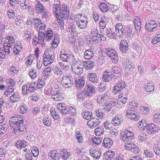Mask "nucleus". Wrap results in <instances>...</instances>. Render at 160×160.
Returning a JSON list of instances; mask_svg holds the SVG:
<instances>
[{
  "label": "nucleus",
  "mask_w": 160,
  "mask_h": 160,
  "mask_svg": "<svg viewBox=\"0 0 160 160\" xmlns=\"http://www.w3.org/2000/svg\"><path fill=\"white\" fill-rule=\"evenodd\" d=\"M9 122L13 133L18 134L22 132V127L23 126L24 122L22 117L19 115H13L10 118Z\"/></svg>",
  "instance_id": "obj_1"
},
{
  "label": "nucleus",
  "mask_w": 160,
  "mask_h": 160,
  "mask_svg": "<svg viewBox=\"0 0 160 160\" xmlns=\"http://www.w3.org/2000/svg\"><path fill=\"white\" fill-rule=\"evenodd\" d=\"M51 86L52 89L51 97L53 101L55 102L61 101L64 99L57 84L54 83H52Z\"/></svg>",
  "instance_id": "obj_2"
},
{
  "label": "nucleus",
  "mask_w": 160,
  "mask_h": 160,
  "mask_svg": "<svg viewBox=\"0 0 160 160\" xmlns=\"http://www.w3.org/2000/svg\"><path fill=\"white\" fill-rule=\"evenodd\" d=\"M48 49L45 51L43 56V63L45 66H48L52 63L54 59V56L50 54Z\"/></svg>",
  "instance_id": "obj_3"
},
{
  "label": "nucleus",
  "mask_w": 160,
  "mask_h": 160,
  "mask_svg": "<svg viewBox=\"0 0 160 160\" xmlns=\"http://www.w3.org/2000/svg\"><path fill=\"white\" fill-rule=\"evenodd\" d=\"M105 51L108 56L110 58L113 62L117 63L118 62V57L116 51L112 48H105Z\"/></svg>",
  "instance_id": "obj_4"
},
{
  "label": "nucleus",
  "mask_w": 160,
  "mask_h": 160,
  "mask_svg": "<svg viewBox=\"0 0 160 160\" xmlns=\"http://www.w3.org/2000/svg\"><path fill=\"white\" fill-rule=\"evenodd\" d=\"M71 76L68 74H65L63 75L61 83L66 88H68L72 84Z\"/></svg>",
  "instance_id": "obj_5"
},
{
  "label": "nucleus",
  "mask_w": 160,
  "mask_h": 160,
  "mask_svg": "<svg viewBox=\"0 0 160 160\" xmlns=\"http://www.w3.org/2000/svg\"><path fill=\"white\" fill-rule=\"evenodd\" d=\"M125 148L127 150L130 151L134 154H138L139 152L138 148L132 142L126 143L125 144Z\"/></svg>",
  "instance_id": "obj_6"
},
{
  "label": "nucleus",
  "mask_w": 160,
  "mask_h": 160,
  "mask_svg": "<svg viewBox=\"0 0 160 160\" xmlns=\"http://www.w3.org/2000/svg\"><path fill=\"white\" fill-rule=\"evenodd\" d=\"M126 85L124 81L119 82H117L113 87L112 92L115 94H117L118 92L123 88H125Z\"/></svg>",
  "instance_id": "obj_7"
},
{
  "label": "nucleus",
  "mask_w": 160,
  "mask_h": 160,
  "mask_svg": "<svg viewBox=\"0 0 160 160\" xmlns=\"http://www.w3.org/2000/svg\"><path fill=\"white\" fill-rule=\"evenodd\" d=\"M126 113V116L131 119L138 121L139 119L140 116L139 113L136 110H127Z\"/></svg>",
  "instance_id": "obj_8"
},
{
  "label": "nucleus",
  "mask_w": 160,
  "mask_h": 160,
  "mask_svg": "<svg viewBox=\"0 0 160 160\" xmlns=\"http://www.w3.org/2000/svg\"><path fill=\"white\" fill-rule=\"evenodd\" d=\"M134 137V134L132 132H130L128 130H126L123 132V134L121 137V138L125 142H128Z\"/></svg>",
  "instance_id": "obj_9"
},
{
  "label": "nucleus",
  "mask_w": 160,
  "mask_h": 160,
  "mask_svg": "<svg viewBox=\"0 0 160 160\" xmlns=\"http://www.w3.org/2000/svg\"><path fill=\"white\" fill-rule=\"evenodd\" d=\"M69 7L66 4H63L61 7V13L65 19L68 18L69 16Z\"/></svg>",
  "instance_id": "obj_10"
},
{
  "label": "nucleus",
  "mask_w": 160,
  "mask_h": 160,
  "mask_svg": "<svg viewBox=\"0 0 160 160\" xmlns=\"http://www.w3.org/2000/svg\"><path fill=\"white\" fill-rule=\"evenodd\" d=\"M53 5V12L55 17L61 15V7L60 2L57 1Z\"/></svg>",
  "instance_id": "obj_11"
},
{
  "label": "nucleus",
  "mask_w": 160,
  "mask_h": 160,
  "mask_svg": "<svg viewBox=\"0 0 160 160\" xmlns=\"http://www.w3.org/2000/svg\"><path fill=\"white\" fill-rule=\"evenodd\" d=\"M158 26V25L154 21H151L146 24L145 28L149 32H151L156 28Z\"/></svg>",
  "instance_id": "obj_12"
},
{
  "label": "nucleus",
  "mask_w": 160,
  "mask_h": 160,
  "mask_svg": "<svg viewBox=\"0 0 160 160\" xmlns=\"http://www.w3.org/2000/svg\"><path fill=\"white\" fill-rule=\"evenodd\" d=\"M100 123L99 120L97 118H92L87 122L88 127L92 129L97 126Z\"/></svg>",
  "instance_id": "obj_13"
},
{
  "label": "nucleus",
  "mask_w": 160,
  "mask_h": 160,
  "mask_svg": "<svg viewBox=\"0 0 160 160\" xmlns=\"http://www.w3.org/2000/svg\"><path fill=\"white\" fill-rule=\"evenodd\" d=\"M90 152L93 157L98 159L101 156V151L99 147H96L95 149H91L90 150Z\"/></svg>",
  "instance_id": "obj_14"
},
{
  "label": "nucleus",
  "mask_w": 160,
  "mask_h": 160,
  "mask_svg": "<svg viewBox=\"0 0 160 160\" xmlns=\"http://www.w3.org/2000/svg\"><path fill=\"white\" fill-rule=\"evenodd\" d=\"M75 84L76 87L78 88H82L85 84V80L82 77H78L75 79Z\"/></svg>",
  "instance_id": "obj_15"
},
{
  "label": "nucleus",
  "mask_w": 160,
  "mask_h": 160,
  "mask_svg": "<svg viewBox=\"0 0 160 160\" xmlns=\"http://www.w3.org/2000/svg\"><path fill=\"white\" fill-rule=\"evenodd\" d=\"M119 49L123 53H126L128 49V45L126 41L121 40L120 44Z\"/></svg>",
  "instance_id": "obj_16"
},
{
  "label": "nucleus",
  "mask_w": 160,
  "mask_h": 160,
  "mask_svg": "<svg viewBox=\"0 0 160 160\" xmlns=\"http://www.w3.org/2000/svg\"><path fill=\"white\" fill-rule=\"evenodd\" d=\"M108 98L107 92L101 95H99L97 99V102L99 104H103L106 102Z\"/></svg>",
  "instance_id": "obj_17"
},
{
  "label": "nucleus",
  "mask_w": 160,
  "mask_h": 160,
  "mask_svg": "<svg viewBox=\"0 0 160 160\" xmlns=\"http://www.w3.org/2000/svg\"><path fill=\"white\" fill-rule=\"evenodd\" d=\"M158 130V128L154 123H149L147 125L146 132L149 134H152Z\"/></svg>",
  "instance_id": "obj_18"
},
{
  "label": "nucleus",
  "mask_w": 160,
  "mask_h": 160,
  "mask_svg": "<svg viewBox=\"0 0 160 160\" xmlns=\"http://www.w3.org/2000/svg\"><path fill=\"white\" fill-rule=\"evenodd\" d=\"M35 10L36 13L41 14L45 11V8L40 1L37 2V4L35 6Z\"/></svg>",
  "instance_id": "obj_19"
},
{
  "label": "nucleus",
  "mask_w": 160,
  "mask_h": 160,
  "mask_svg": "<svg viewBox=\"0 0 160 160\" xmlns=\"http://www.w3.org/2000/svg\"><path fill=\"white\" fill-rule=\"evenodd\" d=\"M133 23L137 31H140L141 29V22L139 17L136 16L133 19Z\"/></svg>",
  "instance_id": "obj_20"
},
{
  "label": "nucleus",
  "mask_w": 160,
  "mask_h": 160,
  "mask_svg": "<svg viewBox=\"0 0 160 160\" xmlns=\"http://www.w3.org/2000/svg\"><path fill=\"white\" fill-rule=\"evenodd\" d=\"M60 42L59 38L58 36H54L51 42V48L52 50L56 48Z\"/></svg>",
  "instance_id": "obj_21"
},
{
  "label": "nucleus",
  "mask_w": 160,
  "mask_h": 160,
  "mask_svg": "<svg viewBox=\"0 0 160 160\" xmlns=\"http://www.w3.org/2000/svg\"><path fill=\"white\" fill-rule=\"evenodd\" d=\"M22 48L23 46L21 43H16L13 48V54L15 55H18Z\"/></svg>",
  "instance_id": "obj_22"
},
{
  "label": "nucleus",
  "mask_w": 160,
  "mask_h": 160,
  "mask_svg": "<svg viewBox=\"0 0 160 160\" xmlns=\"http://www.w3.org/2000/svg\"><path fill=\"white\" fill-rule=\"evenodd\" d=\"M84 90L86 95L88 96L91 95L92 93H94L95 92V90L93 85H88L87 87L84 88Z\"/></svg>",
  "instance_id": "obj_23"
},
{
  "label": "nucleus",
  "mask_w": 160,
  "mask_h": 160,
  "mask_svg": "<svg viewBox=\"0 0 160 160\" xmlns=\"http://www.w3.org/2000/svg\"><path fill=\"white\" fill-rule=\"evenodd\" d=\"M57 107L59 111L63 114H67L68 112V109L65 106V104L59 103L57 105Z\"/></svg>",
  "instance_id": "obj_24"
},
{
  "label": "nucleus",
  "mask_w": 160,
  "mask_h": 160,
  "mask_svg": "<svg viewBox=\"0 0 160 160\" xmlns=\"http://www.w3.org/2000/svg\"><path fill=\"white\" fill-rule=\"evenodd\" d=\"M138 102L135 100H133L129 103V107L127 110L129 111L136 110L137 111V108L138 107Z\"/></svg>",
  "instance_id": "obj_25"
},
{
  "label": "nucleus",
  "mask_w": 160,
  "mask_h": 160,
  "mask_svg": "<svg viewBox=\"0 0 160 160\" xmlns=\"http://www.w3.org/2000/svg\"><path fill=\"white\" fill-rule=\"evenodd\" d=\"M115 155V152L109 150L104 154V158L107 160H111Z\"/></svg>",
  "instance_id": "obj_26"
},
{
  "label": "nucleus",
  "mask_w": 160,
  "mask_h": 160,
  "mask_svg": "<svg viewBox=\"0 0 160 160\" xmlns=\"http://www.w3.org/2000/svg\"><path fill=\"white\" fill-rule=\"evenodd\" d=\"M113 144L112 141L109 138H105L103 140V145L106 148H109Z\"/></svg>",
  "instance_id": "obj_27"
},
{
  "label": "nucleus",
  "mask_w": 160,
  "mask_h": 160,
  "mask_svg": "<svg viewBox=\"0 0 160 160\" xmlns=\"http://www.w3.org/2000/svg\"><path fill=\"white\" fill-rule=\"evenodd\" d=\"M53 32L52 30L51 29L48 28L46 34L45 40L48 42L50 41L53 37Z\"/></svg>",
  "instance_id": "obj_28"
},
{
  "label": "nucleus",
  "mask_w": 160,
  "mask_h": 160,
  "mask_svg": "<svg viewBox=\"0 0 160 160\" xmlns=\"http://www.w3.org/2000/svg\"><path fill=\"white\" fill-rule=\"evenodd\" d=\"M48 156L52 160H58L59 157L56 150L51 151L49 153Z\"/></svg>",
  "instance_id": "obj_29"
},
{
  "label": "nucleus",
  "mask_w": 160,
  "mask_h": 160,
  "mask_svg": "<svg viewBox=\"0 0 160 160\" xmlns=\"http://www.w3.org/2000/svg\"><path fill=\"white\" fill-rule=\"evenodd\" d=\"M61 154L62 158L64 160H67L69 158L71 155L70 152L67 149H62L61 151Z\"/></svg>",
  "instance_id": "obj_30"
},
{
  "label": "nucleus",
  "mask_w": 160,
  "mask_h": 160,
  "mask_svg": "<svg viewBox=\"0 0 160 160\" xmlns=\"http://www.w3.org/2000/svg\"><path fill=\"white\" fill-rule=\"evenodd\" d=\"M112 74L110 73L109 72L106 71L104 72L102 77V79L104 82H109L112 79Z\"/></svg>",
  "instance_id": "obj_31"
},
{
  "label": "nucleus",
  "mask_w": 160,
  "mask_h": 160,
  "mask_svg": "<svg viewBox=\"0 0 160 160\" xmlns=\"http://www.w3.org/2000/svg\"><path fill=\"white\" fill-rule=\"evenodd\" d=\"M75 137L78 143H82L83 138L82 134L80 131H77L76 132Z\"/></svg>",
  "instance_id": "obj_32"
},
{
  "label": "nucleus",
  "mask_w": 160,
  "mask_h": 160,
  "mask_svg": "<svg viewBox=\"0 0 160 160\" xmlns=\"http://www.w3.org/2000/svg\"><path fill=\"white\" fill-rule=\"evenodd\" d=\"M69 55L67 54L66 52L64 50H62L60 52V57L62 60L66 62L69 61Z\"/></svg>",
  "instance_id": "obj_33"
},
{
  "label": "nucleus",
  "mask_w": 160,
  "mask_h": 160,
  "mask_svg": "<svg viewBox=\"0 0 160 160\" xmlns=\"http://www.w3.org/2000/svg\"><path fill=\"white\" fill-rule=\"evenodd\" d=\"M88 21L87 18L85 17L80 22L78 23L76 25L80 28L83 29L85 28L87 25Z\"/></svg>",
  "instance_id": "obj_34"
},
{
  "label": "nucleus",
  "mask_w": 160,
  "mask_h": 160,
  "mask_svg": "<svg viewBox=\"0 0 160 160\" xmlns=\"http://www.w3.org/2000/svg\"><path fill=\"white\" fill-rule=\"evenodd\" d=\"M57 21L58 22L60 26V28L61 30H63L64 29V22L63 21V17L61 16V15L55 17Z\"/></svg>",
  "instance_id": "obj_35"
},
{
  "label": "nucleus",
  "mask_w": 160,
  "mask_h": 160,
  "mask_svg": "<svg viewBox=\"0 0 160 160\" xmlns=\"http://www.w3.org/2000/svg\"><path fill=\"white\" fill-rule=\"evenodd\" d=\"M34 59V56L33 54H30L29 56L26 58L25 59L26 60V63L27 67L31 65Z\"/></svg>",
  "instance_id": "obj_36"
},
{
  "label": "nucleus",
  "mask_w": 160,
  "mask_h": 160,
  "mask_svg": "<svg viewBox=\"0 0 160 160\" xmlns=\"http://www.w3.org/2000/svg\"><path fill=\"white\" fill-rule=\"evenodd\" d=\"M21 6L23 9H28L29 11L32 9L29 2H27L25 0H23V2L21 3Z\"/></svg>",
  "instance_id": "obj_37"
},
{
  "label": "nucleus",
  "mask_w": 160,
  "mask_h": 160,
  "mask_svg": "<svg viewBox=\"0 0 160 160\" xmlns=\"http://www.w3.org/2000/svg\"><path fill=\"white\" fill-rule=\"evenodd\" d=\"M127 100V97H125L123 95V94L121 93L119 94L118 99V103L119 104L125 103Z\"/></svg>",
  "instance_id": "obj_38"
},
{
  "label": "nucleus",
  "mask_w": 160,
  "mask_h": 160,
  "mask_svg": "<svg viewBox=\"0 0 160 160\" xmlns=\"http://www.w3.org/2000/svg\"><path fill=\"white\" fill-rule=\"evenodd\" d=\"M5 39L8 42L7 44H8L9 45H13L15 42V39L14 37L12 35H8L6 36L5 38Z\"/></svg>",
  "instance_id": "obj_39"
},
{
  "label": "nucleus",
  "mask_w": 160,
  "mask_h": 160,
  "mask_svg": "<svg viewBox=\"0 0 160 160\" xmlns=\"http://www.w3.org/2000/svg\"><path fill=\"white\" fill-rule=\"evenodd\" d=\"M27 144V143L26 141L22 139L18 141L16 143V146L18 148H21L25 147Z\"/></svg>",
  "instance_id": "obj_40"
},
{
  "label": "nucleus",
  "mask_w": 160,
  "mask_h": 160,
  "mask_svg": "<svg viewBox=\"0 0 160 160\" xmlns=\"http://www.w3.org/2000/svg\"><path fill=\"white\" fill-rule=\"evenodd\" d=\"M81 62L80 60L76 61L73 63L72 65V71H76V69L77 68H80L82 67Z\"/></svg>",
  "instance_id": "obj_41"
},
{
  "label": "nucleus",
  "mask_w": 160,
  "mask_h": 160,
  "mask_svg": "<svg viewBox=\"0 0 160 160\" xmlns=\"http://www.w3.org/2000/svg\"><path fill=\"white\" fill-rule=\"evenodd\" d=\"M94 54L91 49L85 51L84 55L85 58L87 59H90L93 56Z\"/></svg>",
  "instance_id": "obj_42"
},
{
  "label": "nucleus",
  "mask_w": 160,
  "mask_h": 160,
  "mask_svg": "<svg viewBox=\"0 0 160 160\" xmlns=\"http://www.w3.org/2000/svg\"><path fill=\"white\" fill-rule=\"evenodd\" d=\"M85 17L82 14H78L75 15L74 20L76 24L82 21Z\"/></svg>",
  "instance_id": "obj_43"
},
{
  "label": "nucleus",
  "mask_w": 160,
  "mask_h": 160,
  "mask_svg": "<svg viewBox=\"0 0 160 160\" xmlns=\"http://www.w3.org/2000/svg\"><path fill=\"white\" fill-rule=\"evenodd\" d=\"M11 102H14L18 101L19 100V97L17 92H14L13 94L10 98Z\"/></svg>",
  "instance_id": "obj_44"
},
{
  "label": "nucleus",
  "mask_w": 160,
  "mask_h": 160,
  "mask_svg": "<svg viewBox=\"0 0 160 160\" xmlns=\"http://www.w3.org/2000/svg\"><path fill=\"white\" fill-rule=\"evenodd\" d=\"M123 26L121 23H117L115 26V32L116 34L118 33V34H122V31Z\"/></svg>",
  "instance_id": "obj_45"
},
{
  "label": "nucleus",
  "mask_w": 160,
  "mask_h": 160,
  "mask_svg": "<svg viewBox=\"0 0 160 160\" xmlns=\"http://www.w3.org/2000/svg\"><path fill=\"white\" fill-rule=\"evenodd\" d=\"M140 112L143 115H147L150 112L149 108L148 107L144 106H141L140 107Z\"/></svg>",
  "instance_id": "obj_46"
},
{
  "label": "nucleus",
  "mask_w": 160,
  "mask_h": 160,
  "mask_svg": "<svg viewBox=\"0 0 160 160\" xmlns=\"http://www.w3.org/2000/svg\"><path fill=\"white\" fill-rule=\"evenodd\" d=\"M32 32L29 31H25L23 34V38L26 41L30 40L31 39Z\"/></svg>",
  "instance_id": "obj_47"
},
{
  "label": "nucleus",
  "mask_w": 160,
  "mask_h": 160,
  "mask_svg": "<svg viewBox=\"0 0 160 160\" xmlns=\"http://www.w3.org/2000/svg\"><path fill=\"white\" fill-rule=\"evenodd\" d=\"M121 121V118L117 115L113 118L112 122V124L115 126H118L120 124Z\"/></svg>",
  "instance_id": "obj_48"
},
{
  "label": "nucleus",
  "mask_w": 160,
  "mask_h": 160,
  "mask_svg": "<svg viewBox=\"0 0 160 160\" xmlns=\"http://www.w3.org/2000/svg\"><path fill=\"white\" fill-rule=\"evenodd\" d=\"M51 116L54 120H58L59 119V115L54 109H52L50 110Z\"/></svg>",
  "instance_id": "obj_49"
},
{
  "label": "nucleus",
  "mask_w": 160,
  "mask_h": 160,
  "mask_svg": "<svg viewBox=\"0 0 160 160\" xmlns=\"http://www.w3.org/2000/svg\"><path fill=\"white\" fill-rule=\"evenodd\" d=\"M107 22L105 17L101 18L99 22L100 28L102 29H104L106 26Z\"/></svg>",
  "instance_id": "obj_50"
},
{
  "label": "nucleus",
  "mask_w": 160,
  "mask_h": 160,
  "mask_svg": "<svg viewBox=\"0 0 160 160\" xmlns=\"http://www.w3.org/2000/svg\"><path fill=\"white\" fill-rule=\"evenodd\" d=\"M7 15L9 19L13 20L15 17L14 11L12 9H9L7 12Z\"/></svg>",
  "instance_id": "obj_51"
},
{
  "label": "nucleus",
  "mask_w": 160,
  "mask_h": 160,
  "mask_svg": "<svg viewBox=\"0 0 160 160\" xmlns=\"http://www.w3.org/2000/svg\"><path fill=\"white\" fill-rule=\"evenodd\" d=\"M51 71L52 69L51 67H48L46 68L43 71L42 73L43 75L47 78L50 75Z\"/></svg>",
  "instance_id": "obj_52"
},
{
  "label": "nucleus",
  "mask_w": 160,
  "mask_h": 160,
  "mask_svg": "<svg viewBox=\"0 0 160 160\" xmlns=\"http://www.w3.org/2000/svg\"><path fill=\"white\" fill-rule=\"evenodd\" d=\"M33 21L34 24V26L36 29H37L40 27V26L42 24L41 20L38 18H33Z\"/></svg>",
  "instance_id": "obj_53"
},
{
  "label": "nucleus",
  "mask_w": 160,
  "mask_h": 160,
  "mask_svg": "<svg viewBox=\"0 0 160 160\" xmlns=\"http://www.w3.org/2000/svg\"><path fill=\"white\" fill-rule=\"evenodd\" d=\"M91 35L94 40H97L99 38V35L98 34V31L96 28H94L92 30Z\"/></svg>",
  "instance_id": "obj_54"
},
{
  "label": "nucleus",
  "mask_w": 160,
  "mask_h": 160,
  "mask_svg": "<svg viewBox=\"0 0 160 160\" xmlns=\"http://www.w3.org/2000/svg\"><path fill=\"white\" fill-rule=\"evenodd\" d=\"M112 70L114 75L119 76L120 75L121 70L119 67H114L112 68Z\"/></svg>",
  "instance_id": "obj_55"
},
{
  "label": "nucleus",
  "mask_w": 160,
  "mask_h": 160,
  "mask_svg": "<svg viewBox=\"0 0 160 160\" xmlns=\"http://www.w3.org/2000/svg\"><path fill=\"white\" fill-rule=\"evenodd\" d=\"M45 81L44 79L39 78L38 79L37 88H42L45 86Z\"/></svg>",
  "instance_id": "obj_56"
},
{
  "label": "nucleus",
  "mask_w": 160,
  "mask_h": 160,
  "mask_svg": "<svg viewBox=\"0 0 160 160\" xmlns=\"http://www.w3.org/2000/svg\"><path fill=\"white\" fill-rule=\"evenodd\" d=\"M90 81L93 82H96L98 79L96 74L93 73H89L88 74Z\"/></svg>",
  "instance_id": "obj_57"
},
{
  "label": "nucleus",
  "mask_w": 160,
  "mask_h": 160,
  "mask_svg": "<svg viewBox=\"0 0 160 160\" xmlns=\"http://www.w3.org/2000/svg\"><path fill=\"white\" fill-rule=\"evenodd\" d=\"M82 114L83 118L87 120L91 118L92 115V112L85 111L83 112Z\"/></svg>",
  "instance_id": "obj_58"
},
{
  "label": "nucleus",
  "mask_w": 160,
  "mask_h": 160,
  "mask_svg": "<svg viewBox=\"0 0 160 160\" xmlns=\"http://www.w3.org/2000/svg\"><path fill=\"white\" fill-rule=\"evenodd\" d=\"M145 89L147 92H150L153 91L154 90V86L153 83H148Z\"/></svg>",
  "instance_id": "obj_59"
},
{
  "label": "nucleus",
  "mask_w": 160,
  "mask_h": 160,
  "mask_svg": "<svg viewBox=\"0 0 160 160\" xmlns=\"http://www.w3.org/2000/svg\"><path fill=\"white\" fill-rule=\"evenodd\" d=\"M84 65L87 69H91L94 67V63L91 60L85 62Z\"/></svg>",
  "instance_id": "obj_60"
},
{
  "label": "nucleus",
  "mask_w": 160,
  "mask_h": 160,
  "mask_svg": "<svg viewBox=\"0 0 160 160\" xmlns=\"http://www.w3.org/2000/svg\"><path fill=\"white\" fill-rule=\"evenodd\" d=\"M109 134L111 138H116L118 134V133L116 129H113L110 131Z\"/></svg>",
  "instance_id": "obj_61"
},
{
  "label": "nucleus",
  "mask_w": 160,
  "mask_h": 160,
  "mask_svg": "<svg viewBox=\"0 0 160 160\" xmlns=\"http://www.w3.org/2000/svg\"><path fill=\"white\" fill-rule=\"evenodd\" d=\"M3 48L5 53L7 54H9L12 49L11 45L6 43L4 44Z\"/></svg>",
  "instance_id": "obj_62"
},
{
  "label": "nucleus",
  "mask_w": 160,
  "mask_h": 160,
  "mask_svg": "<svg viewBox=\"0 0 160 160\" xmlns=\"http://www.w3.org/2000/svg\"><path fill=\"white\" fill-rule=\"evenodd\" d=\"M101 11L103 12H106L108 10V8L107 5L104 3H101L99 6Z\"/></svg>",
  "instance_id": "obj_63"
},
{
  "label": "nucleus",
  "mask_w": 160,
  "mask_h": 160,
  "mask_svg": "<svg viewBox=\"0 0 160 160\" xmlns=\"http://www.w3.org/2000/svg\"><path fill=\"white\" fill-rule=\"evenodd\" d=\"M9 72L12 74H16L18 71V68L15 65H12L9 69Z\"/></svg>",
  "instance_id": "obj_64"
}]
</instances>
